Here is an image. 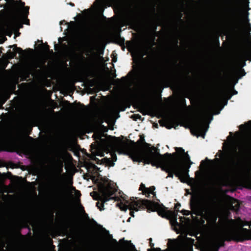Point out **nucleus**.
<instances>
[{
	"label": "nucleus",
	"mask_w": 251,
	"mask_h": 251,
	"mask_svg": "<svg viewBox=\"0 0 251 251\" xmlns=\"http://www.w3.org/2000/svg\"><path fill=\"white\" fill-rule=\"evenodd\" d=\"M176 152L162 155L154 147L139 148L130 145L127 141L111 136V167L114 165L112 162L117 160L113 152H117L129 155L134 161H144L145 164L160 167L169 173V177H173V173L182 182H185L189 178V169L193 162L182 148H176Z\"/></svg>",
	"instance_id": "f257e3e1"
},
{
	"label": "nucleus",
	"mask_w": 251,
	"mask_h": 251,
	"mask_svg": "<svg viewBox=\"0 0 251 251\" xmlns=\"http://www.w3.org/2000/svg\"><path fill=\"white\" fill-rule=\"evenodd\" d=\"M111 201L113 200V204L119 207L121 210L126 211L129 209L130 215L134 217V211H137L143 206H146L148 210L157 211L158 214L164 217L170 216L172 226H175L176 230L178 233L184 234L185 236L190 235L194 236V233L191 231L192 224L189 218L179 217V222H177V213L175 211H166V207L158 202L152 201L147 200H141L137 198H130L124 194L119 192V196L114 195L111 192Z\"/></svg>",
	"instance_id": "f03ea898"
},
{
	"label": "nucleus",
	"mask_w": 251,
	"mask_h": 251,
	"mask_svg": "<svg viewBox=\"0 0 251 251\" xmlns=\"http://www.w3.org/2000/svg\"><path fill=\"white\" fill-rule=\"evenodd\" d=\"M220 226L213 238L206 248V251H218L223 246L226 240L233 238L238 241H243L251 239V230L243 228L244 226H251V222L240 221L238 225L239 229L235 228V222L229 220L226 217L219 219Z\"/></svg>",
	"instance_id": "7ed1b4c3"
},
{
	"label": "nucleus",
	"mask_w": 251,
	"mask_h": 251,
	"mask_svg": "<svg viewBox=\"0 0 251 251\" xmlns=\"http://www.w3.org/2000/svg\"><path fill=\"white\" fill-rule=\"evenodd\" d=\"M186 195H191L190 206L193 213L202 215L211 209L214 200L212 194L207 189H185Z\"/></svg>",
	"instance_id": "20e7f679"
},
{
	"label": "nucleus",
	"mask_w": 251,
	"mask_h": 251,
	"mask_svg": "<svg viewBox=\"0 0 251 251\" xmlns=\"http://www.w3.org/2000/svg\"><path fill=\"white\" fill-rule=\"evenodd\" d=\"M214 104H209L202 110L199 115L194 120L191 126L192 133L197 137L204 138L206 131L209 128L207 120L211 113Z\"/></svg>",
	"instance_id": "39448f33"
},
{
	"label": "nucleus",
	"mask_w": 251,
	"mask_h": 251,
	"mask_svg": "<svg viewBox=\"0 0 251 251\" xmlns=\"http://www.w3.org/2000/svg\"><path fill=\"white\" fill-rule=\"evenodd\" d=\"M107 126L100 124L95 127L93 137L95 140H100L102 143L106 142L105 151L110 153V136H108L105 132L110 129V94L107 95Z\"/></svg>",
	"instance_id": "423d86ee"
},
{
	"label": "nucleus",
	"mask_w": 251,
	"mask_h": 251,
	"mask_svg": "<svg viewBox=\"0 0 251 251\" xmlns=\"http://www.w3.org/2000/svg\"><path fill=\"white\" fill-rule=\"evenodd\" d=\"M52 182L54 184V187H25L24 186V180L22 177L15 176L11 180L12 184L11 187L5 186L0 188H75L72 186L71 187H67L66 180L64 177L60 175H56L52 178Z\"/></svg>",
	"instance_id": "0eeeda50"
},
{
	"label": "nucleus",
	"mask_w": 251,
	"mask_h": 251,
	"mask_svg": "<svg viewBox=\"0 0 251 251\" xmlns=\"http://www.w3.org/2000/svg\"><path fill=\"white\" fill-rule=\"evenodd\" d=\"M94 5L98 16L102 20H106V43H110V18H106L103 14L104 9L110 7V0H96Z\"/></svg>",
	"instance_id": "6e6552de"
},
{
	"label": "nucleus",
	"mask_w": 251,
	"mask_h": 251,
	"mask_svg": "<svg viewBox=\"0 0 251 251\" xmlns=\"http://www.w3.org/2000/svg\"><path fill=\"white\" fill-rule=\"evenodd\" d=\"M14 46L15 47V48L13 49L14 51L9 50L7 52V57L9 59L16 57L17 53L21 54L24 57H27L33 52V50L32 49L28 48L27 50H23L22 48L17 47L16 45H14Z\"/></svg>",
	"instance_id": "1a4fd4ad"
},
{
	"label": "nucleus",
	"mask_w": 251,
	"mask_h": 251,
	"mask_svg": "<svg viewBox=\"0 0 251 251\" xmlns=\"http://www.w3.org/2000/svg\"><path fill=\"white\" fill-rule=\"evenodd\" d=\"M15 10V15L17 14V9H18V15L20 17H23L25 18L27 17L29 14V7L25 6V3L21 0H16L13 4Z\"/></svg>",
	"instance_id": "9d476101"
},
{
	"label": "nucleus",
	"mask_w": 251,
	"mask_h": 251,
	"mask_svg": "<svg viewBox=\"0 0 251 251\" xmlns=\"http://www.w3.org/2000/svg\"><path fill=\"white\" fill-rule=\"evenodd\" d=\"M108 189H101L100 193V194H97L96 192H93L91 193V196L93 197V198L95 200H98L99 199H100L102 200V202L100 203L101 205V206H100L99 204H100V202H98L97 203V206H98L99 208L100 209V210H102L104 208H103L102 207H103L104 204L105 202H107L108 201Z\"/></svg>",
	"instance_id": "9b49d317"
},
{
	"label": "nucleus",
	"mask_w": 251,
	"mask_h": 251,
	"mask_svg": "<svg viewBox=\"0 0 251 251\" xmlns=\"http://www.w3.org/2000/svg\"><path fill=\"white\" fill-rule=\"evenodd\" d=\"M46 61L41 60L36 62L34 65V69L37 73L46 75L50 73V68L46 65Z\"/></svg>",
	"instance_id": "f8f14e48"
},
{
	"label": "nucleus",
	"mask_w": 251,
	"mask_h": 251,
	"mask_svg": "<svg viewBox=\"0 0 251 251\" xmlns=\"http://www.w3.org/2000/svg\"><path fill=\"white\" fill-rule=\"evenodd\" d=\"M242 25L243 27V34L248 42H251V34L250 33V32L251 31V27L248 16L246 17L243 20Z\"/></svg>",
	"instance_id": "ddd939ff"
},
{
	"label": "nucleus",
	"mask_w": 251,
	"mask_h": 251,
	"mask_svg": "<svg viewBox=\"0 0 251 251\" xmlns=\"http://www.w3.org/2000/svg\"><path fill=\"white\" fill-rule=\"evenodd\" d=\"M240 156V153L237 151L236 148L233 149V151L229 154L227 160L230 165H235L238 161Z\"/></svg>",
	"instance_id": "4468645a"
},
{
	"label": "nucleus",
	"mask_w": 251,
	"mask_h": 251,
	"mask_svg": "<svg viewBox=\"0 0 251 251\" xmlns=\"http://www.w3.org/2000/svg\"><path fill=\"white\" fill-rule=\"evenodd\" d=\"M11 24L17 30L23 27L24 23L22 22V18L18 15V9H17V14L13 17Z\"/></svg>",
	"instance_id": "2eb2a0df"
},
{
	"label": "nucleus",
	"mask_w": 251,
	"mask_h": 251,
	"mask_svg": "<svg viewBox=\"0 0 251 251\" xmlns=\"http://www.w3.org/2000/svg\"><path fill=\"white\" fill-rule=\"evenodd\" d=\"M124 241L125 242L124 239H122L118 242L116 240L113 239L112 235H111V251H121L123 248L121 244Z\"/></svg>",
	"instance_id": "dca6fc26"
},
{
	"label": "nucleus",
	"mask_w": 251,
	"mask_h": 251,
	"mask_svg": "<svg viewBox=\"0 0 251 251\" xmlns=\"http://www.w3.org/2000/svg\"><path fill=\"white\" fill-rule=\"evenodd\" d=\"M194 243V239L186 237L183 239V247L186 248L187 251H191L192 250Z\"/></svg>",
	"instance_id": "f3484780"
},
{
	"label": "nucleus",
	"mask_w": 251,
	"mask_h": 251,
	"mask_svg": "<svg viewBox=\"0 0 251 251\" xmlns=\"http://www.w3.org/2000/svg\"><path fill=\"white\" fill-rule=\"evenodd\" d=\"M92 34V31L90 28H87L86 30L80 34L79 38L83 41L89 40L91 38Z\"/></svg>",
	"instance_id": "a211bd4d"
},
{
	"label": "nucleus",
	"mask_w": 251,
	"mask_h": 251,
	"mask_svg": "<svg viewBox=\"0 0 251 251\" xmlns=\"http://www.w3.org/2000/svg\"><path fill=\"white\" fill-rule=\"evenodd\" d=\"M142 190V193L146 196L147 197L151 198L153 197L155 195V192L153 191L155 189H139Z\"/></svg>",
	"instance_id": "6ab92c4d"
},
{
	"label": "nucleus",
	"mask_w": 251,
	"mask_h": 251,
	"mask_svg": "<svg viewBox=\"0 0 251 251\" xmlns=\"http://www.w3.org/2000/svg\"><path fill=\"white\" fill-rule=\"evenodd\" d=\"M112 95V91L111 90V95ZM112 117H113V112H112V102H111V131L113 130L114 128L113 127V123L112 121Z\"/></svg>",
	"instance_id": "aec40b11"
},
{
	"label": "nucleus",
	"mask_w": 251,
	"mask_h": 251,
	"mask_svg": "<svg viewBox=\"0 0 251 251\" xmlns=\"http://www.w3.org/2000/svg\"><path fill=\"white\" fill-rule=\"evenodd\" d=\"M228 202L229 204L231 205V206H236L238 203L235 201L234 200H233L231 198H228Z\"/></svg>",
	"instance_id": "412c9836"
},
{
	"label": "nucleus",
	"mask_w": 251,
	"mask_h": 251,
	"mask_svg": "<svg viewBox=\"0 0 251 251\" xmlns=\"http://www.w3.org/2000/svg\"><path fill=\"white\" fill-rule=\"evenodd\" d=\"M107 89L110 90V71L107 74Z\"/></svg>",
	"instance_id": "4be33fe9"
},
{
	"label": "nucleus",
	"mask_w": 251,
	"mask_h": 251,
	"mask_svg": "<svg viewBox=\"0 0 251 251\" xmlns=\"http://www.w3.org/2000/svg\"><path fill=\"white\" fill-rule=\"evenodd\" d=\"M111 79L112 78H114L116 76V75L115 74V70H113L111 67ZM112 84V81L111 80V85Z\"/></svg>",
	"instance_id": "5701e85b"
},
{
	"label": "nucleus",
	"mask_w": 251,
	"mask_h": 251,
	"mask_svg": "<svg viewBox=\"0 0 251 251\" xmlns=\"http://www.w3.org/2000/svg\"><path fill=\"white\" fill-rule=\"evenodd\" d=\"M181 213L183 215H189V214H190V212L188 210H182L181 211Z\"/></svg>",
	"instance_id": "b1692460"
},
{
	"label": "nucleus",
	"mask_w": 251,
	"mask_h": 251,
	"mask_svg": "<svg viewBox=\"0 0 251 251\" xmlns=\"http://www.w3.org/2000/svg\"><path fill=\"white\" fill-rule=\"evenodd\" d=\"M21 18H22V20H25V22L23 23L24 24L27 25H29V20L27 19V17H26V18H25L23 17H21Z\"/></svg>",
	"instance_id": "393cba45"
},
{
	"label": "nucleus",
	"mask_w": 251,
	"mask_h": 251,
	"mask_svg": "<svg viewBox=\"0 0 251 251\" xmlns=\"http://www.w3.org/2000/svg\"><path fill=\"white\" fill-rule=\"evenodd\" d=\"M192 181L193 182V184H191L192 185L191 188H196V187H195V186L196 185V183H197L198 182L196 180L194 179L192 180Z\"/></svg>",
	"instance_id": "a878e982"
},
{
	"label": "nucleus",
	"mask_w": 251,
	"mask_h": 251,
	"mask_svg": "<svg viewBox=\"0 0 251 251\" xmlns=\"http://www.w3.org/2000/svg\"><path fill=\"white\" fill-rule=\"evenodd\" d=\"M139 188H147L145 187V185L143 183H141ZM149 188H155V187L154 186H152V187H150Z\"/></svg>",
	"instance_id": "bb28decb"
},
{
	"label": "nucleus",
	"mask_w": 251,
	"mask_h": 251,
	"mask_svg": "<svg viewBox=\"0 0 251 251\" xmlns=\"http://www.w3.org/2000/svg\"><path fill=\"white\" fill-rule=\"evenodd\" d=\"M75 194L76 197H78L80 195L79 191H78L77 190H75Z\"/></svg>",
	"instance_id": "cd10ccee"
},
{
	"label": "nucleus",
	"mask_w": 251,
	"mask_h": 251,
	"mask_svg": "<svg viewBox=\"0 0 251 251\" xmlns=\"http://www.w3.org/2000/svg\"><path fill=\"white\" fill-rule=\"evenodd\" d=\"M217 219V216H214L213 217V223L214 224H216V221Z\"/></svg>",
	"instance_id": "c85d7f7f"
},
{
	"label": "nucleus",
	"mask_w": 251,
	"mask_h": 251,
	"mask_svg": "<svg viewBox=\"0 0 251 251\" xmlns=\"http://www.w3.org/2000/svg\"><path fill=\"white\" fill-rule=\"evenodd\" d=\"M206 162L204 160L202 161L201 162V166L204 167V166H206Z\"/></svg>",
	"instance_id": "c756f323"
},
{
	"label": "nucleus",
	"mask_w": 251,
	"mask_h": 251,
	"mask_svg": "<svg viewBox=\"0 0 251 251\" xmlns=\"http://www.w3.org/2000/svg\"><path fill=\"white\" fill-rule=\"evenodd\" d=\"M98 188H106V189L110 188V184L109 183L108 184L107 187H99Z\"/></svg>",
	"instance_id": "7c9ffc66"
},
{
	"label": "nucleus",
	"mask_w": 251,
	"mask_h": 251,
	"mask_svg": "<svg viewBox=\"0 0 251 251\" xmlns=\"http://www.w3.org/2000/svg\"><path fill=\"white\" fill-rule=\"evenodd\" d=\"M67 22L65 20H63L60 22V25L67 24Z\"/></svg>",
	"instance_id": "2f4dec72"
},
{
	"label": "nucleus",
	"mask_w": 251,
	"mask_h": 251,
	"mask_svg": "<svg viewBox=\"0 0 251 251\" xmlns=\"http://www.w3.org/2000/svg\"><path fill=\"white\" fill-rule=\"evenodd\" d=\"M180 206V203H176L175 205V208H179Z\"/></svg>",
	"instance_id": "473e14b6"
},
{
	"label": "nucleus",
	"mask_w": 251,
	"mask_h": 251,
	"mask_svg": "<svg viewBox=\"0 0 251 251\" xmlns=\"http://www.w3.org/2000/svg\"><path fill=\"white\" fill-rule=\"evenodd\" d=\"M107 166H110V158L107 159Z\"/></svg>",
	"instance_id": "72a5a7b5"
},
{
	"label": "nucleus",
	"mask_w": 251,
	"mask_h": 251,
	"mask_svg": "<svg viewBox=\"0 0 251 251\" xmlns=\"http://www.w3.org/2000/svg\"><path fill=\"white\" fill-rule=\"evenodd\" d=\"M246 128H251V122H249V125L248 126V127H246Z\"/></svg>",
	"instance_id": "f704fd0d"
},
{
	"label": "nucleus",
	"mask_w": 251,
	"mask_h": 251,
	"mask_svg": "<svg viewBox=\"0 0 251 251\" xmlns=\"http://www.w3.org/2000/svg\"><path fill=\"white\" fill-rule=\"evenodd\" d=\"M113 61L114 62H116L117 61V59L115 58V57H113L112 58Z\"/></svg>",
	"instance_id": "c9c22d12"
},
{
	"label": "nucleus",
	"mask_w": 251,
	"mask_h": 251,
	"mask_svg": "<svg viewBox=\"0 0 251 251\" xmlns=\"http://www.w3.org/2000/svg\"><path fill=\"white\" fill-rule=\"evenodd\" d=\"M2 151L1 143L0 142V151Z\"/></svg>",
	"instance_id": "e433bc0d"
},
{
	"label": "nucleus",
	"mask_w": 251,
	"mask_h": 251,
	"mask_svg": "<svg viewBox=\"0 0 251 251\" xmlns=\"http://www.w3.org/2000/svg\"><path fill=\"white\" fill-rule=\"evenodd\" d=\"M150 245L151 247H153L154 246V244L153 243H152L151 242H150Z\"/></svg>",
	"instance_id": "4c0bfd02"
},
{
	"label": "nucleus",
	"mask_w": 251,
	"mask_h": 251,
	"mask_svg": "<svg viewBox=\"0 0 251 251\" xmlns=\"http://www.w3.org/2000/svg\"><path fill=\"white\" fill-rule=\"evenodd\" d=\"M5 1H6L7 2L8 1H11V2H14V0H5Z\"/></svg>",
	"instance_id": "58836bf2"
},
{
	"label": "nucleus",
	"mask_w": 251,
	"mask_h": 251,
	"mask_svg": "<svg viewBox=\"0 0 251 251\" xmlns=\"http://www.w3.org/2000/svg\"><path fill=\"white\" fill-rule=\"evenodd\" d=\"M70 4L72 6H74L75 5L74 3H72V2H70Z\"/></svg>",
	"instance_id": "ea45409f"
},
{
	"label": "nucleus",
	"mask_w": 251,
	"mask_h": 251,
	"mask_svg": "<svg viewBox=\"0 0 251 251\" xmlns=\"http://www.w3.org/2000/svg\"><path fill=\"white\" fill-rule=\"evenodd\" d=\"M47 49L49 50V46L47 45Z\"/></svg>",
	"instance_id": "a19ab883"
},
{
	"label": "nucleus",
	"mask_w": 251,
	"mask_h": 251,
	"mask_svg": "<svg viewBox=\"0 0 251 251\" xmlns=\"http://www.w3.org/2000/svg\"><path fill=\"white\" fill-rule=\"evenodd\" d=\"M130 219H131V218H129L127 220V221L128 222H130Z\"/></svg>",
	"instance_id": "79ce46f5"
},
{
	"label": "nucleus",
	"mask_w": 251,
	"mask_h": 251,
	"mask_svg": "<svg viewBox=\"0 0 251 251\" xmlns=\"http://www.w3.org/2000/svg\"><path fill=\"white\" fill-rule=\"evenodd\" d=\"M199 174V172H196V176H197Z\"/></svg>",
	"instance_id": "37998d69"
},
{
	"label": "nucleus",
	"mask_w": 251,
	"mask_h": 251,
	"mask_svg": "<svg viewBox=\"0 0 251 251\" xmlns=\"http://www.w3.org/2000/svg\"><path fill=\"white\" fill-rule=\"evenodd\" d=\"M113 187H114V186H112V184H111V187H110V189L113 188Z\"/></svg>",
	"instance_id": "c03bdc74"
},
{
	"label": "nucleus",
	"mask_w": 251,
	"mask_h": 251,
	"mask_svg": "<svg viewBox=\"0 0 251 251\" xmlns=\"http://www.w3.org/2000/svg\"><path fill=\"white\" fill-rule=\"evenodd\" d=\"M71 23L74 24V25L75 24V23L74 22H72Z\"/></svg>",
	"instance_id": "a18cd8bd"
},
{
	"label": "nucleus",
	"mask_w": 251,
	"mask_h": 251,
	"mask_svg": "<svg viewBox=\"0 0 251 251\" xmlns=\"http://www.w3.org/2000/svg\"><path fill=\"white\" fill-rule=\"evenodd\" d=\"M94 168H97V167L95 165H93Z\"/></svg>",
	"instance_id": "49530a36"
},
{
	"label": "nucleus",
	"mask_w": 251,
	"mask_h": 251,
	"mask_svg": "<svg viewBox=\"0 0 251 251\" xmlns=\"http://www.w3.org/2000/svg\"><path fill=\"white\" fill-rule=\"evenodd\" d=\"M110 20H111V22L112 20V18L111 17Z\"/></svg>",
	"instance_id": "de8ad7c7"
},
{
	"label": "nucleus",
	"mask_w": 251,
	"mask_h": 251,
	"mask_svg": "<svg viewBox=\"0 0 251 251\" xmlns=\"http://www.w3.org/2000/svg\"><path fill=\"white\" fill-rule=\"evenodd\" d=\"M110 41H111V42L112 41V38H111Z\"/></svg>",
	"instance_id": "09e8293b"
}]
</instances>
